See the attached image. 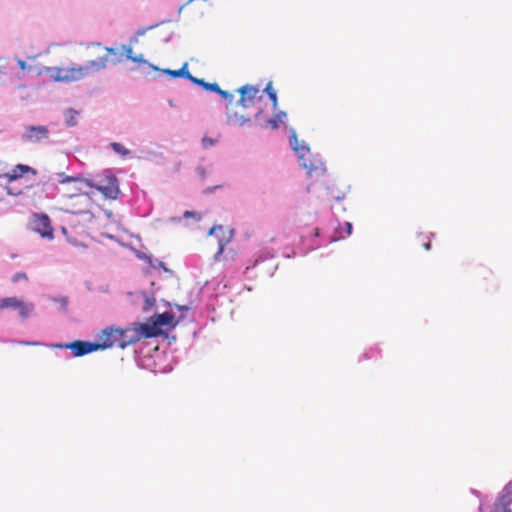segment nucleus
Returning a JSON list of instances; mask_svg holds the SVG:
<instances>
[{"instance_id": "nucleus-1", "label": "nucleus", "mask_w": 512, "mask_h": 512, "mask_svg": "<svg viewBox=\"0 0 512 512\" xmlns=\"http://www.w3.org/2000/svg\"><path fill=\"white\" fill-rule=\"evenodd\" d=\"M88 56L94 57L84 65L69 67H44V72L55 82H75L89 77L107 67L108 56L116 55L117 49L103 47L100 43L87 46Z\"/></svg>"}, {"instance_id": "nucleus-2", "label": "nucleus", "mask_w": 512, "mask_h": 512, "mask_svg": "<svg viewBox=\"0 0 512 512\" xmlns=\"http://www.w3.org/2000/svg\"><path fill=\"white\" fill-rule=\"evenodd\" d=\"M87 186L99 191L106 199L115 200L120 194L119 183L116 176L110 171H106L98 180H83Z\"/></svg>"}, {"instance_id": "nucleus-3", "label": "nucleus", "mask_w": 512, "mask_h": 512, "mask_svg": "<svg viewBox=\"0 0 512 512\" xmlns=\"http://www.w3.org/2000/svg\"><path fill=\"white\" fill-rule=\"evenodd\" d=\"M290 144L293 150L297 153L300 165L308 170V173L316 170V166L311 161L310 148L304 141H299L294 130L291 131Z\"/></svg>"}, {"instance_id": "nucleus-4", "label": "nucleus", "mask_w": 512, "mask_h": 512, "mask_svg": "<svg viewBox=\"0 0 512 512\" xmlns=\"http://www.w3.org/2000/svg\"><path fill=\"white\" fill-rule=\"evenodd\" d=\"M58 349H69L72 351L73 356L81 357L91 352L98 351L96 342L75 340L71 343H61L54 345Z\"/></svg>"}, {"instance_id": "nucleus-5", "label": "nucleus", "mask_w": 512, "mask_h": 512, "mask_svg": "<svg viewBox=\"0 0 512 512\" xmlns=\"http://www.w3.org/2000/svg\"><path fill=\"white\" fill-rule=\"evenodd\" d=\"M238 91L241 94L239 105L243 108L253 107L263 98L260 90L252 85H244Z\"/></svg>"}, {"instance_id": "nucleus-6", "label": "nucleus", "mask_w": 512, "mask_h": 512, "mask_svg": "<svg viewBox=\"0 0 512 512\" xmlns=\"http://www.w3.org/2000/svg\"><path fill=\"white\" fill-rule=\"evenodd\" d=\"M49 129L44 125L26 126L22 134V140L30 143H38L49 138Z\"/></svg>"}, {"instance_id": "nucleus-7", "label": "nucleus", "mask_w": 512, "mask_h": 512, "mask_svg": "<svg viewBox=\"0 0 512 512\" xmlns=\"http://www.w3.org/2000/svg\"><path fill=\"white\" fill-rule=\"evenodd\" d=\"M96 344L99 350H105L115 345L119 347L118 328L107 327L102 330Z\"/></svg>"}, {"instance_id": "nucleus-8", "label": "nucleus", "mask_w": 512, "mask_h": 512, "mask_svg": "<svg viewBox=\"0 0 512 512\" xmlns=\"http://www.w3.org/2000/svg\"><path fill=\"white\" fill-rule=\"evenodd\" d=\"M70 200H75V203H66L64 210L68 213L72 214H81L86 212L87 209V198L81 192V189H76V191L70 195H68Z\"/></svg>"}, {"instance_id": "nucleus-9", "label": "nucleus", "mask_w": 512, "mask_h": 512, "mask_svg": "<svg viewBox=\"0 0 512 512\" xmlns=\"http://www.w3.org/2000/svg\"><path fill=\"white\" fill-rule=\"evenodd\" d=\"M492 512H512V484L506 485L496 499Z\"/></svg>"}, {"instance_id": "nucleus-10", "label": "nucleus", "mask_w": 512, "mask_h": 512, "mask_svg": "<svg viewBox=\"0 0 512 512\" xmlns=\"http://www.w3.org/2000/svg\"><path fill=\"white\" fill-rule=\"evenodd\" d=\"M33 230L39 233L43 238H53V228L50 218L45 214L35 215L33 218Z\"/></svg>"}, {"instance_id": "nucleus-11", "label": "nucleus", "mask_w": 512, "mask_h": 512, "mask_svg": "<svg viewBox=\"0 0 512 512\" xmlns=\"http://www.w3.org/2000/svg\"><path fill=\"white\" fill-rule=\"evenodd\" d=\"M118 336H119V347L122 349L140 341L135 323L131 324L130 326H128L124 329L118 328Z\"/></svg>"}, {"instance_id": "nucleus-12", "label": "nucleus", "mask_w": 512, "mask_h": 512, "mask_svg": "<svg viewBox=\"0 0 512 512\" xmlns=\"http://www.w3.org/2000/svg\"><path fill=\"white\" fill-rule=\"evenodd\" d=\"M209 234L215 236L218 240V250L215 254V259L223 253L225 246L231 241L232 234L230 231L225 230L222 226H214L210 229Z\"/></svg>"}, {"instance_id": "nucleus-13", "label": "nucleus", "mask_w": 512, "mask_h": 512, "mask_svg": "<svg viewBox=\"0 0 512 512\" xmlns=\"http://www.w3.org/2000/svg\"><path fill=\"white\" fill-rule=\"evenodd\" d=\"M139 339L152 338L161 334V329H158L151 318L146 323H135Z\"/></svg>"}, {"instance_id": "nucleus-14", "label": "nucleus", "mask_w": 512, "mask_h": 512, "mask_svg": "<svg viewBox=\"0 0 512 512\" xmlns=\"http://www.w3.org/2000/svg\"><path fill=\"white\" fill-rule=\"evenodd\" d=\"M29 172L33 175L37 174V171L34 168L28 165L18 164L11 171L1 174L0 177L6 179L8 182H12L23 177Z\"/></svg>"}, {"instance_id": "nucleus-15", "label": "nucleus", "mask_w": 512, "mask_h": 512, "mask_svg": "<svg viewBox=\"0 0 512 512\" xmlns=\"http://www.w3.org/2000/svg\"><path fill=\"white\" fill-rule=\"evenodd\" d=\"M331 229L334 231V235L331 236V241H337L348 237L352 232V224L348 221L340 223L338 221L331 222Z\"/></svg>"}, {"instance_id": "nucleus-16", "label": "nucleus", "mask_w": 512, "mask_h": 512, "mask_svg": "<svg viewBox=\"0 0 512 512\" xmlns=\"http://www.w3.org/2000/svg\"><path fill=\"white\" fill-rule=\"evenodd\" d=\"M156 327L160 329L162 326L173 325L174 316L168 312L157 314L152 317Z\"/></svg>"}, {"instance_id": "nucleus-17", "label": "nucleus", "mask_w": 512, "mask_h": 512, "mask_svg": "<svg viewBox=\"0 0 512 512\" xmlns=\"http://www.w3.org/2000/svg\"><path fill=\"white\" fill-rule=\"evenodd\" d=\"M14 309L18 310L21 317L27 318L32 313L34 306L16 298Z\"/></svg>"}, {"instance_id": "nucleus-18", "label": "nucleus", "mask_w": 512, "mask_h": 512, "mask_svg": "<svg viewBox=\"0 0 512 512\" xmlns=\"http://www.w3.org/2000/svg\"><path fill=\"white\" fill-rule=\"evenodd\" d=\"M17 64H18L19 68L23 71V73L35 72L37 75H41L42 73H45L44 67L40 68V67L34 66L25 60L18 59Z\"/></svg>"}, {"instance_id": "nucleus-19", "label": "nucleus", "mask_w": 512, "mask_h": 512, "mask_svg": "<svg viewBox=\"0 0 512 512\" xmlns=\"http://www.w3.org/2000/svg\"><path fill=\"white\" fill-rule=\"evenodd\" d=\"M110 147L113 149V151L119 155H121L123 158L130 155V151L123 146L121 143L118 142H111Z\"/></svg>"}, {"instance_id": "nucleus-20", "label": "nucleus", "mask_w": 512, "mask_h": 512, "mask_svg": "<svg viewBox=\"0 0 512 512\" xmlns=\"http://www.w3.org/2000/svg\"><path fill=\"white\" fill-rule=\"evenodd\" d=\"M78 112L74 109H69L66 112L65 122L68 126L73 127L77 124Z\"/></svg>"}, {"instance_id": "nucleus-21", "label": "nucleus", "mask_w": 512, "mask_h": 512, "mask_svg": "<svg viewBox=\"0 0 512 512\" xmlns=\"http://www.w3.org/2000/svg\"><path fill=\"white\" fill-rule=\"evenodd\" d=\"M187 66H188V64L185 63L180 69H178V70L167 69V70H165V73L174 78H177V77H185L186 78V73L188 72Z\"/></svg>"}, {"instance_id": "nucleus-22", "label": "nucleus", "mask_w": 512, "mask_h": 512, "mask_svg": "<svg viewBox=\"0 0 512 512\" xmlns=\"http://www.w3.org/2000/svg\"><path fill=\"white\" fill-rule=\"evenodd\" d=\"M286 117L285 112H280L276 114L272 119L268 120V124L271 125L272 128H277L279 124L284 122V118Z\"/></svg>"}, {"instance_id": "nucleus-23", "label": "nucleus", "mask_w": 512, "mask_h": 512, "mask_svg": "<svg viewBox=\"0 0 512 512\" xmlns=\"http://www.w3.org/2000/svg\"><path fill=\"white\" fill-rule=\"evenodd\" d=\"M201 86L204 87L206 90L219 93L223 97L227 96V92L221 90L217 83H207L204 81V85H201Z\"/></svg>"}, {"instance_id": "nucleus-24", "label": "nucleus", "mask_w": 512, "mask_h": 512, "mask_svg": "<svg viewBox=\"0 0 512 512\" xmlns=\"http://www.w3.org/2000/svg\"><path fill=\"white\" fill-rule=\"evenodd\" d=\"M265 92L267 93L268 97L271 99L273 106H277V95L275 90L273 89L272 83L269 82L265 87Z\"/></svg>"}, {"instance_id": "nucleus-25", "label": "nucleus", "mask_w": 512, "mask_h": 512, "mask_svg": "<svg viewBox=\"0 0 512 512\" xmlns=\"http://www.w3.org/2000/svg\"><path fill=\"white\" fill-rule=\"evenodd\" d=\"M15 303H16L15 297H8V298L0 299V309L14 308Z\"/></svg>"}, {"instance_id": "nucleus-26", "label": "nucleus", "mask_w": 512, "mask_h": 512, "mask_svg": "<svg viewBox=\"0 0 512 512\" xmlns=\"http://www.w3.org/2000/svg\"><path fill=\"white\" fill-rule=\"evenodd\" d=\"M73 229H74V227H71V229H69L67 227H62L61 230H62V233L67 237L69 242H71L74 245H78L79 241H77L76 239H74L70 236V234L73 232Z\"/></svg>"}, {"instance_id": "nucleus-27", "label": "nucleus", "mask_w": 512, "mask_h": 512, "mask_svg": "<svg viewBox=\"0 0 512 512\" xmlns=\"http://www.w3.org/2000/svg\"><path fill=\"white\" fill-rule=\"evenodd\" d=\"M60 176H61L60 183H62V184L67 183V182H77V181L81 180L78 177L66 176L64 174H60Z\"/></svg>"}, {"instance_id": "nucleus-28", "label": "nucleus", "mask_w": 512, "mask_h": 512, "mask_svg": "<svg viewBox=\"0 0 512 512\" xmlns=\"http://www.w3.org/2000/svg\"><path fill=\"white\" fill-rule=\"evenodd\" d=\"M186 78L189 79L194 84H197V85H200V86L204 85V80L203 79H198V78L192 76L189 72L186 73Z\"/></svg>"}, {"instance_id": "nucleus-29", "label": "nucleus", "mask_w": 512, "mask_h": 512, "mask_svg": "<svg viewBox=\"0 0 512 512\" xmlns=\"http://www.w3.org/2000/svg\"><path fill=\"white\" fill-rule=\"evenodd\" d=\"M20 280H28V277L26 275V273H16L13 277H12V281L14 283L20 281Z\"/></svg>"}, {"instance_id": "nucleus-30", "label": "nucleus", "mask_w": 512, "mask_h": 512, "mask_svg": "<svg viewBox=\"0 0 512 512\" xmlns=\"http://www.w3.org/2000/svg\"><path fill=\"white\" fill-rule=\"evenodd\" d=\"M123 50L125 52V55H126V58L131 60L132 57H133V51H132V48L130 46H123Z\"/></svg>"}, {"instance_id": "nucleus-31", "label": "nucleus", "mask_w": 512, "mask_h": 512, "mask_svg": "<svg viewBox=\"0 0 512 512\" xmlns=\"http://www.w3.org/2000/svg\"><path fill=\"white\" fill-rule=\"evenodd\" d=\"M131 61H133L135 63H143L144 62L142 55L133 56Z\"/></svg>"}, {"instance_id": "nucleus-32", "label": "nucleus", "mask_w": 512, "mask_h": 512, "mask_svg": "<svg viewBox=\"0 0 512 512\" xmlns=\"http://www.w3.org/2000/svg\"><path fill=\"white\" fill-rule=\"evenodd\" d=\"M190 216L195 217V216H197V214H196L195 212H191V211H186V212L184 213V217H185V218L190 217Z\"/></svg>"}, {"instance_id": "nucleus-33", "label": "nucleus", "mask_w": 512, "mask_h": 512, "mask_svg": "<svg viewBox=\"0 0 512 512\" xmlns=\"http://www.w3.org/2000/svg\"><path fill=\"white\" fill-rule=\"evenodd\" d=\"M423 246H424V249H425V250H427V251H428V250H430V249H431V243H430V241L428 240L427 242H425V243L423 244Z\"/></svg>"}, {"instance_id": "nucleus-34", "label": "nucleus", "mask_w": 512, "mask_h": 512, "mask_svg": "<svg viewBox=\"0 0 512 512\" xmlns=\"http://www.w3.org/2000/svg\"><path fill=\"white\" fill-rule=\"evenodd\" d=\"M24 345H37L36 342H21Z\"/></svg>"}, {"instance_id": "nucleus-35", "label": "nucleus", "mask_w": 512, "mask_h": 512, "mask_svg": "<svg viewBox=\"0 0 512 512\" xmlns=\"http://www.w3.org/2000/svg\"><path fill=\"white\" fill-rule=\"evenodd\" d=\"M206 141H208V143H209L210 145H212V144H213V141H212L211 139H206V138H204V139H203V143L205 144V143H206Z\"/></svg>"}, {"instance_id": "nucleus-36", "label": "nucleus", "mask_w": 512, "mask_h": 512, "mask_svg": "<svg viewBox=\"0 0 512 512\" xmlns=\"http://www.w3.org/2000/svg\"><path fill=\"white\" fill-rule=\"evenodd\" d=\"M248 120H249V118H245V119H243L242 122H240V124H242L243 122H247Z\"/></svg>"}, {"instance_id": "nucleus-37", "label": "nucleus", "mask_w": 512, "mask_h": 512, "mask_svg": "<svg viewBox=\"0 0 512 512\" xmlns=\"http://www.w3.org/2000/svg\"><path fill=\"white\" fill-rule=\"evenodd\" d=\"M179 308H180V309L188 310V307H185V306H180Z\"/></svg>"}, {"instance_id": "nucleus-38", "label": "nucleus", "mask_w": 512, "mask_h": 512, "mask_svg": "<svg viewBox=\"0 0 512 512\" xmlns=\"http://www.w3.org/2000/svg\"><path fill=\"white\" fill-rule=\"evenodd\" d=\"M179 308H180V309L188 310V307H185V306H180Z\"/></svg>"}, {"instance_id": "nucleus-39", "label": "nucleus", "mask_w": 512, "mask_h": 512, "mask_svg": "<svg viewBox=\"0 0 512 512\" xmlns=\"http://www.w3.org/2000/svg\"><path fill=\"white\" fill-rule=\"evenodd\" d=\"M179 308H180V309L188 310V307H185V306H180Z\"/></svg>"}, {"instance_id": "nucleus-40", "label": "nucleus", "mask_w": 512, "mask_h": 512, "mask_svg": "<svg viewBox=\"0 0 512 512\" xmlns=\"http://www.w3.org/2000/svg\"><path fill=\"white\" fill-rule=\"evenodd\" d=\"M4 68H5V65L0 64V70H1V69H4Z\"/></svg>"}]
</instances>
